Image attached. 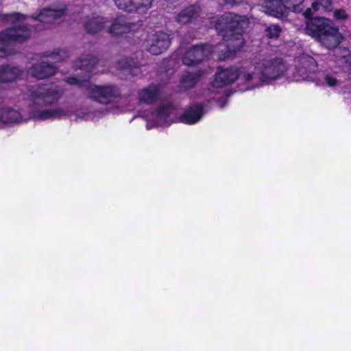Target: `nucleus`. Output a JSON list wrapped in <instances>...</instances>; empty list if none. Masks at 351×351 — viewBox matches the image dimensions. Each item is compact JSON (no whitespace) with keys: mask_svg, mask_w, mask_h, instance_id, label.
Returning <instances> with one entry per match:
<instances>
[{"mask_svg":"<svg viewBox=\"0 0 351 351\" xmlns=\"http://www.w3.org/2000/svg\"><path fill=\"white\" fill-rule=\"evenodd\" d=\"M61 95L60 89L53 84L28 86L24 99L28 101L29 105L33 108L29 116L25 117L16 109L9 106H2L0 108V128L5 125L20 123L30 119L45 121L62 117L66 114L62 108L46 110L36 108L58 101Z\"/></svg>","mask_w":351,"mask_h":351,"instance_id":"f257e3e1","label":"nucleus"},{"mask_svg":"<svg viewBox=\"0 0 351 351\" xmlns=\"http://www.w3.org/2000/svg\"><path fill=\"white\" fill-rule=\"evenodd\" d=\"M97 62L95 57L86 56L75 63L76 69L85 70L88 73L83 78L79 77H68L65 82L71 85L80 88H85L88 97L101 104H107L111 102H117L120 97V92L117 87L112 85L97 86L90 84V73Z\"/></svg>","mask_w":351,"mask_h":351,"instance_id":"f03ea898","label":"nucleus"},{"mask_svg":"<svg viewBox=\"0 0 351 351\" xmlns=\"http://www.w3.org/2000/svg\"><path fill=\"white\" fill-rule=\"evenodd\" d=\"M287 71V66L281 59H265L258 62L255 66L244 70L241 77L247 83L246 90H250L280 79Z\"/></svg>","mask_w":351,"mask_h":351,"instance_id":"7ed1b4c3","label":"nucleus"},{"mask_svg":"<svg viewBox=\"0 0 351 351\" xmlns=\"http://www.w3.org/2000/svg\"><path fill=\"white\" fill-rule=\"evenodd\" d=\"M64 14V9L55 10L51 8L43 9L36 16H28L24 15L26 19L21 21L12 23L14 26L3 31L8 38L10 44L12 42L23 43L28 39L32 32L33 27L35 30L44 28L42 25L35 24L38 21L42 23H51Z\"/></svg>","mask_w":351,"mask_h":351,"instance_id":"20e7f679","label":"nucleus"},{"mask_svg":"<svg viewBox=\"0 0 351 351\" xmlns=\"http://www.w3.org/2000/svg\"><path fill=\"white\" fill-rule=\"evenodd\" d=\"M211 23L221 35L242 34L249 23L245 16H240L232 12L225 13L219 17L213 18Z\"/></svg>","mask_w":351,"mask_h":351,"instance_id":"39448f33","label":"nucleus"},{"mask_svg":"<svg viewBox=\"0 0 351 351\" xmlns=\"http://www.w3.org/2000/svg\"><path fill=\"white\" fill-rule=\"evenodd\" d=\"M317 69L315 59L308 55L302 54L295 60L293 78L295 81L313 80Z\"/></svg>","mask_w":351,"mask_h":351,"instance_id":"423d86ee","label":"nucleus"},{"mask_svg":"<svg viewBox=\"0 0 351 351\" xmlns=\"http://www.w3.org/2000/svg\"><path fill=\"white\" fill-rule=\"evenodd\" d=\"M215 53L213 46L201 43L189 47L183 54L182 63L187 66H195L204 60L210 53Z\"/></svg>","mask_w":351,"mask_h":351,"instance_id":"0eeeda50","label":"nucleus"},{"mask_svg":"<svg viewBox=\"0 0 351 351\" xmlns=\"http://www.w3.org/2000/svg\"><path fill=\"white\" fill-rule=\"evenodd\" d=\"M224 43H219L213 47L215 53L226 51L223 54H219L218 58L223 60L228 58L230 53L239 51L244 45L243 34L241 33L221 35Z\"/></svg>","mask_w":351,"mask_h":351,"instance_id":"6e6552de","label":"nucleus"},{"mask_svg":"<svg viewBox=\"0 0 351 351\" xmlns=\"http://www.w3.org/2000/svg\"><path fill=\"white\" fill-rule=\"evenodd\" d=\"M171 44L169 35L164 32L151 34L144 42L145 49L152 55H159L167 50Z\"/></svg>","mask_w":351,"mask_h":351,"instance_id":"1a4fd4ad","label":"nucleus"},{"mask_svg":"<svg viewBox=\"0 0 351 351\" xmlns=\"http://www.w3.org/2000/svg\"><path fill=\"white\" fill-rule=\"evenodd\" d=\"M248 67H242L239 70L236 67L227 69H219L215 75L214 80L212 82L213 88H221L228 86L237 79H239L242 82L247 85V83L241 79V74L244 70H247Z\"/></svg>","mask_w":351,"mask_h":351,"instance_id":"9d476101","label":"nucleus"},{"mask_svg":"<svg viewBox=\"0 0 351 351\" xmlns=\"http://www.w3.org/2000/svg\"><path fill=\"white\" fill-rule=\"evenodd\" d=\"M174 108L171 105H162L151 115L147 122V127L154 125L164 126L173 121Z\"/></svg>","mask_w":351,"mask_h":351,"instance_id":"9b49d317","label":"nucleus"},{"mask_svg":"<svg viewBox=\"0 0 351 351\" xmlns=\"http://www.w3.org/2000/svg\"><path fill=\"white\" fill-rule=\"evenodd\" d=\"M332 23L325 17L313 18L306 22L305 31L308 35L319 39Z\"/></svg>","mask_w":351,"mask_h":351,"instance_id":"f8f14e48","label":"nucleus"},{"mask_svg":"<svg viewBox=\"0 0 351 351\" xmlns=\"http://www.w3.org/2000/svg\"><path fill=\"white\" fill-rule=\"evenodd\" d=\"M258 6L262 12L268 15L277 18L287 16L286 6L281 0H260Z\"/></svg>","mask_w":351,"mask_h":351,"instance_id":"ddd939ff","label":"nucleus"},{"mask_svg":"<svg viewBox=\"0 0 351 351\" xmlns=\"http://www.w3.org/2000/svg\"><path fill=\"white\" fill-rule=\"evenodd\" d=\"M57 71L56 67L52 64L41 61L33 64L27 71V73L38 80L50 77Z\"/></svg>","mask_w":351,"mask_h":351,"instance_id":"4468645a","label":"nucleus"},{"mask_svg":"<svg viewBox=\"0 0 351 351\" xmlns=\"http://www.w3.org/2000/svg\"><path fill=\"white\" fill-rule=\"evenodd\" d=\"M343 37L339 33L338 28L334 27L332 23L318 39L328 49L336 48L341 43Z\"/></svg>","mask_w":351,"mask_h":351,"instance_id":"2eb2a0df","label":"nucleus"},{"mask_svg":"<svg viewBox=\"0 0 351 351\" xmlns=\"http://www.w3.org/2000/svg\"><path fill=\"white\" fill-rule=\"evenodd\" d=\"M201 14V9L195 5H189L178 12L175 16V21L181 25L195 21Z\"/></svg>","mask_w":351,"mask_h":351,"instance_id":"dca6fc26","label":"nucleus"},{"mask_svg":"<svg viewBox=\"0 0 351 351\" xmlns=\"http://www.w3.org/2000/svg\"><path fill=\"white\" fill-rule=\"evenodd\" d=\"M162 93V91L160 86L152 84L141 90L138 94V98L141 102L149 104L158 101L160 98Z\"/></svg>","mask_w":351,"mask_h":351,"instance_id":"f3484780","label":"nucleus"},{"mask_svg":"<svg viewBox=\"0 0 351 351\" xmlns=\"http://www.w3.org/2000/svg\"><path fill=\"white\" fill-rule=\"evenodd\" d=\"M204 114L203 108L201 105H195L190 107L180 117L182 123L194 124L197 123Z\"/></svg>","mask_w":351,"mask_h":351,"instance_id":"a211bd4d","label":"nucleus"},{"mask_svg":"<svg viewBox=\"0 0 351 351\" xmlns=\"http://www.w3.org/2000/svg\"><path fill=\"white\" fill-rule=\"evenodd\" d=\"M132 29V24L128 23L123 16L116 19L110 27L109 32L112 35H121Z\"/></svg>","mask_w":351,"mask_h":351,"instance_id":"6ab92c4d","label":"nucleus"},{"mask_svg":"<svg viewBox=\"0 0 351 351\" xmlns=\"http://www.w3.org/2000/svg\"><path fill=\"white\" fill-rule=\"evenodd\" d=\"M21 75V70L14 66H0V82H9L18 79Z\"/></svg>","mask_w":351,"mask_h":351,"instance_id":"aec40b11","label":"nucleus"},{"mask_svg":"<svg viewBox=\"0 0 351 351\" xmlns=\"http://www.w3.org/2000/svg\"><path fill=\"white\" fill-rule=\"evenodd\" d=\"M333 0H315L311 5V8H308L304 13L306 18H310L312 15L311 10L329 12L332 10Z\"/></svg>","mask_w":351,"mask_h":351,"instance_id":"412c9836","label":"nucleus"},{"mask_svg":"<svg viewBox=\"0 0 351 351\" xmlns=\"http://www.w3.org/2000/svg\"><path fill=\"white\" fill-rule=\"evenodd\" d=\"M106 22V19L101 16L93 17L87 19L84 27L88 33L96 34L104 28Z\"/></svg>","mask_w":351,"mask_h":351,"instance_id":"4be33fe9","label":"nucleus"},{"mask_svg":"<svg viewBox=\"0 0 351 351\" xmlns=\"http://www.w3.org/2000/svg\"><path fill=\"white\" fill-rule=\"evenodd\" d=\"M117 6L128 12L138 11L141 0H114Z\"/></svg>","mask_w":351,"mask_h":351,"instance_id":"5701e85b","label":"nucleus"},{"mask_svg":"<svg viewBox=\"0 0 351 351\" xmlns=\"http://www.w3.org/2000/svg\"><path fill=\"white\" fill-rule=\"evenodd\" d=\"M26 17L19 12H12L10 14H3L0 9V21L9 23H15L24 21Z\"/></svg>","mask_w":351,"mask_h":351,"instance_id":"b1692460","label":"nucleus"},{"mask_svg":"<svg viewBox=\"0 0 351 351\" xmlns=\"http://www.w3.org/2000/svg\"><path fill=\"white\" fill-rule=\"evenodd\" d=\"M304 0H284V5L286 6L287 14L289 10L295 12H300L304 9L302 5Z\"/></svg>","mask_w":351,"mask_h":351,"instance_id":"393cba45","label":"nucleus"},{"mask_svg":"<svg viewBox=\"0 0 351 351\" xmlns=\"http://www.w3.org/2000/svg\"><path fill=\"white\" fill-rule=\"evenodd\" d=\"M199 74L187 73L182 77V84L185 88L193 87L198 82Z\"/></svg>","mask_w":351,"mask_h":351,"instance_id":"a878e982","label":"nucleus"},{"mask_svg":"<svg viewBox=\"0 0 351 351\" xmlns=\"http://www.w3.org/2000/svg\"><path fill=\"white\" fill-rule=\"evenodd\" d=\"M8 38L5 36L3 31L0 32V56H4L6 53V50L8 47L10 46V43Z\"/></svg>","mask_w":351,"mask_h":351,"instance_id":"bb28decb","label":"nucleus"},{"mask_svg":"<svg viewBox=\"0 0 351 351\" xmlns=\"http://www.w3.org/2000/svg\"><path fill=\"white\" fill-rule=\"evenodd\" d=\"M281 28L278 25H272L266 28L265 32L269 38H276L279 36Z\"/></svg>","mask_w":351,"mask_h":351,"instance_id":"cd10ccee","label":"nucleus"},{"mask_svg":"<svg viewBox=\"0 0 351 351\" xmlns=\"http://www.w3.org/2000/svg\"><path fill=\"white\" fill-rule=\"evenodd\" d=\"M67 56V52L64 49H58L49 55V58L56 62L64 60Z\"/></svg>","mask_w":351,"mask_h":351,"instance_id":"c85d7f7f","label":"nucleus"},{"mask_svg":"<svg viewBox=\"0 0 351 351\" xmlns=\"http://www.w3.org/2000/svg\"><path fill=\"white\" fill-rule=\"evenodd\" d=\"M324 82L330 87L335 86L338 84V80L333 74H326L324 77Z\"/></svg>","mask_w":351,"mask_h":351,"instance_id":"c756f323","label":"nucleus"},{"mask_svg":"<svg viewBox=\"0 0 351 351\" xmlns=\"http://www.w3.org/2000/svg\"><path fill=\"white\" fill-rule=\"evenodd\" d=\"M334 16L338 20H345L348 19V15L345 10L339 9L334 12Z\"/></svg>","mask_w":351,"mask_h":351,"instance_id":"7c9ffc66","label":"nucleus"},{"mask_svg":"<svg viewBox=\"0 0 351 351\" xmlns=\"http://www.w3.org/2000/svg\"><path fill=\"white\" fill-rule=\"evenodd\" d=\"M152 3V0H141V3L138 5V10L140 11L141 8H145L146 10L151 7Z\"/></svg>","mask_w":351,"mask_h":351,"instance_id":"2f4dec72","label":"nucleus"},{"mask_svg":"<svg viewBox=\"0 0 351 351\" xmlns=\"http://www.w3.org/2000/svg\"><path fill=\"white\" fill-rule=\"evenodd\" d=\"M226 4L230 5H239L242 2V0H223Z\"/></svg>","mask_w":351,"mask_h":351,"instance_id":"473e14b6","label":"nucleus"},{"mask_svg":"<svg viewBox=\"0 0 351 351\" xmlns=\"http://www.w3.org/2000/svg\"><path fill=\"white\" fill-rule=\"evenodd\" d=\"M337 53H341L342 56V58H345L349 53V51L346 49H337L336 50Z\"/></svg>","mask_w":351,"mask_h":351,"instance_id":"72a5a7b5","label":"nucleus"}]
</instances>
